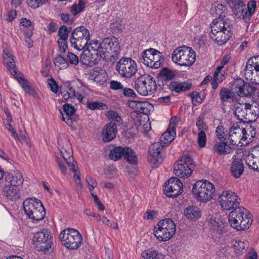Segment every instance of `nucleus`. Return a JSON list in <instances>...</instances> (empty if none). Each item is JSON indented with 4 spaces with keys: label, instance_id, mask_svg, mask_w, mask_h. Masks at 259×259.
Returning <instances> with one entry per match:
<instances>
[{
    "label": "nucleus",
    "instance_id": "obj_1",
    "mask_svg": "<svg viewBox=\"0 0 259 259\" xmlns=\"http://www.w3.org/2000/svg\"><path fill=\"white\" fill-rule=\"evenodd\" d=\"M87 50H92L105 60H115L120 50L118 40L115 37L104 38L102 42L91 40Z\"/></svg>",
    "mask_w": 259,
    "mask_h": 259
},
{
    "label": "nucleus",
    "instance_id": "obj_2",
    "mask_svg": "<svg viewBox=\"0 0 259 259\" xmlns=\"http://www.w3.org/2000/svg\"><path fill=\"white\" fill-rule=\"evenodd\" d=\"M243 131L244 128L240 127L238 123L234 124L229 132V139L230 143L225 141L216 142L212 149L213 152L220 155L232 154L235 149V146L241 144Z\"/></svg>",
    "mask_w": 259,
    "mask_h": 259
},
{
    "label": "nucleus",
    "instance_id": "obj_3",
    "mask_svg": "<svg viewBox=\"0 0 259 259\" xmlns=\"http://www.w3.org/2000/svg\"><path fill=\"white\" fill-rule=\"evenodd\" d=\"M227 21L214 19L210 24V38L219 46L225 44L232 36L233 24L230 20Z\"/></svg>",
    "mask_w": 259,
    "mask_h": 259
},
{
    "label": "nucleus",
    "instance_id": "obj_4",
    "mask_svg": "<svg viewBox=\"0 0 259 259\" xmlns=\"http://www.w3.org/2000/svg\"><path fill=\"white\" fill-rule=\"evenodd\" d=\"M195 199L201 202L206 203L210 201L215 192L214 185L207 180L197 181L192 190Z\"/></svg>",
    "mask_w": 259,
    "mask_h": 259
},
{
    "label": "nucleus",
    "instance_id": "obj_5",
    "mask_svg": "<svg viewBox=\"0 0 259 259\" xmlns=\"http://www.w3.org/2000/svg\"><path fill=\"white\" fill-rule=\"evenodd\" d=\"M32 244L37 251L50 253L53 251L54 245L52 235L47 229H43L34 233Z\"/></svg>",
    "mask_w": 259,
    "mask_h": 259
},
{
    "label": "nucleus",
    "instance_id": "obj_6",
    "mask_svg": "<svg viewBox=\"0 0 259 259\" xmlns=\"http://www.w3.org/2000/svg\"><path fill=\"white\" fill-rule=\"evenodd\" d=\"M242 209L244 210V208ZM250 213L245 214L241 208L238 207L230 212L229 223L231 227L238 231H244L249 228L252 223Z\"/></svg>",
    "mask_w": 259,
    "mask_h": 259
},
{
    "label": "nucleus",
    "instance_id": "obj_7",
    "mask_svg": "<svg viewBox=\"0 0 259 259\" xmlns=\"http://www.w3.org/2000/svg\"><path fill=\"white\" fill-rule=\"evenodd\" d=\"M23 208L28 217L33 220H42L46 214L45 209L41 201L36 198H27L23 202Z\"/></svg>",
    "mask_w": 259,
    "mask_h": 259
},
{
    "label": "nucleus",
    "instance_id": "obj_8",
    "mask_svg": "<svg viewBox=\"0 0 259 259\" xmlns=\"http://www.w3.org/2000/svg\"><path fill=\"white\" fill-rule=\"evenodd\" d=\"M59 237L62 244L70 249H76L81 244V235L78 231L74 229L68 228L62 231Z\"/></svg>",
    "mask_w": 259,
    "mask_h": 259
},
{
    "label": "nucleus",
    "instance_id": "obj_9",
    "mask_svg": "<svg viewBox=\"0 0 259 259\" xmlns=\"http://www.w3.org/2000/svg\"><path fill=\"white\" fill-rule=\"evenodd\" d=\"M90 36L89 31L85 27L75 28L70 38L71 47L78 51L83 50L88 45Z\"/></svg>",
    "mask_w": 259,
    "mask_h": 259
},
{
    "label": "nucleus",
    "instance_id": "obj_10",
    "mask_svg": "<svg viewBox=\"0 0 259 259\" xmlns=\"http://www.w3.org/2000/svg\"><path fill=\"white\" fill-rule=\"evenodd\" d=\"M157 84L151 75L144 74L138 77L135 81V88L137 92L142 95L152 94L156 90Z\"/></svg>",
    "mask_w": 259,
    "mask_h": 259
},
{
    "label": "nucleus",
    "instance_id": "obj_11",
    "mask_svg": "<svg viewBox=\"0 0 259 259\" xmlns=\"http://www.w3.org/2000/svg\"><path fill=\"white\" fill-rule=\"evenodd\" d=\"M139 59L146 66L154 69L159 68L163 62L162 53L153 48L143 52Z\"/></svg>",
    "mask_w": 259,
    "mask_h": 259
},
{
    "label": "nucleus",
    "instance_id": "obj_12",
    "mask_svg": "<svg viewBox=\"0 0 259 259\" xmlns=\"http://www.w3.org/2000/svg\"><path fill=\"white\" fill-rule=\"evenodd\" d=\"M116 69L119 75L123 78H131L138 71L136 61L131 58H121L117 62Z\"/></svg>",
    "mask_w": 259,
    "mask_h": 259
},
{
    "label": "nucleus",
    "instance_id": "obj_13",
    "mask_svg": "<svg viewBox=\"0 0 259 259\" xmlns=\"http://www.w3.org/2000/svg\"><path fill=\"white\" fill-rule=\"evenodd\" d=\"M252 108V105L249 103L239 104L235 107L234 115L240 122H253L256 120L258 116L255 112H253Z\"/></svg>",
    "mask_w": 259,
    "mask_h": 259
},
{
    "label": "nucleus",
    "instance_id": "obj_14",
    "mask_svg": "<svg viewBox=\"0 0 259 259\" xmlns=\"http://www.w3.org/2000/svg\"><path fill=\"white\" fill-rule=\"evenodd\" d=\"M109 158L114 161L123 157L130 164L137 163L138 158L136 153L131 148L126 146H116L110 150Z\"/></svg>",
    "mask_w": 259,
    "mask_h": 259
},
{
    "label": "nucleus",
    "instance_id": "obj_15",
    "mask_svg": "<svg viewBox=\"0 0 259 259\" xmlns=\"http://www.w3.org/2000/svg\"><path fill=\"white\" fill-rule=\"evenodd\" d=\"M161 143L155 142L149 148L147 159L153 168L157 167L165 158V149Z\"/></svg>",
    "mask_w": 259,
    "mask_h": 259
},
{
    "label": "nucleus",
    "instance_id": "obj_16",
    "mask_svg": "<svg viewBox=\"0 0 259 259\" xmlns=\"http://www.w3.org/2000/svg\"><path fill=\"white\" fill-rule=\"evenodd\" d=\"M231 86L233 90L240 97H250L255 94L257 89L252 84L245 82L241 78L234 79L232 82Z\"/></svg>",
    "mask_w": 259,
    "mask_h": 259
},
{
    "label": "nucleus",
    "instance_id": "obj_17",
    "mask_svg": "<svg viewBox=\"0 0 259 259\" xmlns=\"http://www.w3.org/2000/svg\"><path fill=\"white\" fill-rule=\"evenodd\" d=\"M221 206L225 210L237 209L240 203V198L234 192L229 190H224L219 197Z\"/></svg>",
    "mask_w": 259,
    "mask_h": 259
},
{
    "label": "nucleus",
    "instance_id": "obj_18",
    "mask_svg": "<svg viewBox=\"0 0 259 259\" xmlns=\"http://www.w3.org/2000/svg\"><path fill=\"white\" fill-rule=\"evenodd\" d=\"M178 123V119L177 116H173L171 118L167 130L161 135L160 142H159L161 143L163 146H168L175 139L176 136L175 127Z\"/></svg>",
    "mask_w": 259,
    "mask_h": 259
},
{
    "label": "nucleus",
    "instance_id": "obj_19",
    "mask_svg": "<svg viewBox=\"0 0 259 259\" xmlns=\"http://www.w3.org/2000/svg\"><path fill=\"white\" fill-rule=\"evenodd\" d=\"M196 54L190 47H179V66H190L195 61Z\"/></svg>",
    "mask_w": 259,
    "mask_h": 259
},
{
    "label": "nucleus",
    "instance_id": "obj_20",
    "mask_svg": "<svg viewBox=\"0 0 259 259\" xmlns=\"http://www.w3.org/2000/svg\"><path fill=\"white\" fill-rule=\"evenodd\" d=\"M181 161L182 163L179 164V177L181 176V178L184 179L188 178L191 175L195 167L194 161L190 156L184 155L181 159Z\"/></svg>",
    "mask_w": 259,
    "mask_h": 259
},
{
    "label": "nucleus",
    "instance_id": "obj_21",
    "mask_svg": "<svg viewBox=\"0 0 259 259\" xmlns=\"http://www.w3.org/2000/svg\"><path fill=\"white\" fill-rule=\"evenodd\" d=\"M60 153L63 158V160L59 159L58 157H56V161L57 162L58 166L60 169L61 172L65 175L66 173V166L67 164L69 169L72 171L76 172L75 169V164L73 162V157L71 156L69 153H67L66 155H64L63 151L60 149Z\"/></svg>",
    "mask_w": 259,
    "mask_h": 259
},
{
    "label": "nucleus",
    "instance_id": "obj_22",
    "mask_svg": "<svg viewBox=\"0 0 259 259\" xmlns=\"http://www.w3.org/2000/svg\"><path fill=\"white\" fill-rule=\"evenodd\" d=\"M232 160V161L230 167L231 174L234 178H239L244 171L243 160L241 156L237 154L233 156Z\"/></svg>",
    "mask_w": 259,
    "mask_h": 259
},
{
    "label": "nucleus",
    "instance_id": "obj_23",
    "mask_svg": "<svg viewBox=\"0 0 259 259\" xmlns=\"http://www.w3.org/2000/svg\"><path fill=\"white\" fill-rule=\"evenodd\" d=\"M259 70V56H255L249 58L246 63L245 70V77L247 80L256 81L253 78V71Z\"/></svg>",
    "mask_w": 259,
    "mask_h": 259
},
{
    "label": "nucleus",
    "instance_id": "obj_24",
    "mask_svg": "<svg viewBox=\"0 0 259 259\" xmlns=\"http://www.w3.org/2000/svg\"><path fill=\"white\" fill-rule=\"evenodd\" d=\"M163 193L169 197L176 198L178 196V178L172 177L165 182Z\"/></svg>",
    "mask_w": 259,
    "mask_h": 259
},
{
    "label": "nucleus",
    "instance_id": "obj_25",
    "mask_svg": "<svg viewBox=\"0 0 259 259\" xmlns=\"http://www.w3.org/2000/svg\"><path fill=\"white\" fill-rule=\"evenodd\" d=\"M102 59H103L102 57L93 53V51L89 50L84 51L80 57L81 62L89 66L97 64Z\"/></svg>",
    "mask_w": 259,
    "mask_h": 259
},
{
    "label": "nucleus",
    "instance_id": "obj_26",
    "mask_svg": "<svg viewBox=\"0 0 259 259\" xmlns=\"http://www.w3.org/2000/svg\"><path fill=\"white\" fill-rule=\"evenodd\" d=\"M227 4L232 9L233 14L238 18L243 20L246 5L242 0H227Z\"/></svg>",
    "mask_w": 259,
    "mask_h": 259
},
{
    "label": "nucleus",
    "instance_id": "obj_27",
    "mask_svg": "<svg viewBox=\"0 0 259 259\" xmlns=\"http://www.w3.org/2000/svg\"><path fill=\"white\" fill-rule=\"evenodd\" d=\"M117 126L116 123L110 122L104 126L102 132L103 140L105 142H109L113 140L117 134Z\"/></svg>",
    "mask_w": 259,
    "mask_h": 259
},
{
    "label": "nucleus",
    "instance_id": "obj_28",
    "mask_svg": "<svg viewBox=\"0 0 259 259\" xmlns=\"http://www.w3.org/2000/svg\"><path fill=\"white\" fill-rule=\"evenodd\" d=\"M246 162L249 168L259 171V150L254 149L250 152L247 156Z\"/></svg>",
    "mask_w": 259,
    "mask_h": 259
},
{
    "label": "nucleus",
    "instance_id": "obj_29",
    "mask_svg": "<svg viewBox=\"0 0 259 259\" xmlns=\"http://www.w3.org/2000/svg\"><path fill=\"white\" fill-rule=\"evenodd\" d=\"M4 195L11 200H16L20 197L19 190L17 187L8 185L3 189Z\"/></svg>",
    "mask_w": 259,
    "mask_h": 259
},
{
    "label": "nucleus",
    "instance_id": "obj_30",
    "mask_svg": "<svg viewBox=\"0 0 259 259\" xmlns=\"http://www.w3.org/2000/svg\"><path fill=\"white\" fill-rule=\"evenodd\" d=\"M5 180L6 182L10 183V185H14L16 187L21 185L23 182V179L20 172H17L15 174L7 172L6 173Z\"/></svg>",
    "mask_w": 259,
    "mask_h": 259
},
{
    "label": "nucleus",
    "instance_id": "obj_31",
    "mask_svg": "<svg viewBox=\"0 0 259 259\" xmlns=\"http://www.w3.org/2000/svg\"><path fill=\"white\" fill-rule=\"evenodd\" d=\"M173 232L166 231L157 225L154 228V234L156 238L160 241H166L170 239L174 235Z\"/></svg>",
    "mask_w": 259,
    "mask_h": 259
},
{
    "label": "nucleus",
    "instance_id": "obj_32",
    "mask_svg": "<svg viewBox=\"0 0 259 259\" xmlns=\"http://www.w3.org/2000/svg\"><path fill=\"white\" fill-rule=\"evenodd\" d=\"M185 216L191 221H196L198 220L201 215L200 209L194 206H190L186 208L184 210Z\"/></svg>",
    "mask_w": 259,
    "mask_h": 259
},
{
    "label": "nucleus",
    "instance_id": "obj_33",
    "mask_svg": "<svg viewBox=\"0 0 259 259\" xmlns=\"http://www.w3.org/2000/svg\"><path fill=\"white\" fill-rule=\"evenodd\" d=\"M219 96L222 103L225 102L232 103L236 99L235 93L232 90L226 88H222L220 89Z\"/></svg>",
    "mask_w": 259,
    "mask_h": 259
},
{
    "label": "nucleus",
    "instance_id": "obj_34",
    "mask_svg": "<svg viewBox=\"0 0 259 259\" xmlns=\"http://www.w3.org/2000/svg\"><path fill=\"white\" fill-rule=\"evenodd\" d=\"M244 131L242 137L241 146L249 144L253 141L255 135V129L251 125L248 128H244Z\"/></svg>",
    "mask_w": 259,
    "mask_h": 259
},
{
    "label": "nucleus",
    "instance_id": "obj_35",
    "mask_svg": "<svg viewBox=\"0 0 259 259\" xmlns=\"http://www.w3.org/2000/svg\"><path fill=\"white\" fill-rule=\"evenodd\" d=\"M178 71L168 67L163 68L159 72V75L165 82L177 79Z\"/></svg>",
    "mask_w": 259,
    "mask_h": 259
},
{
    "label": "nucleus",
    "instance_id": "obj_36",
    "mask_svg": "<svg viewBox=\"0 0 259 259\" xmlns=\"http://www.w3.org/2000/svg\"><path fill=\"white\" fill-rule=\"evenodd\" d=\"M158 226H160L161 228H163L169 232H173L174 235L176 233V226L174 221L170 219L166 218L163 219L159 222L157 224Z\"/></svg>",
    "mask_w": 259,
    "mask_h": 259
},
{
    "label": "nucleus",
    "instance_id": "obj_37",
    "mask_svg": "<svg viewBox=\"0 0 259 259\" xmlns=\"http://www.w3.org/2000/svg\"><path fill=\"white\" fill-rule=\"evenodd\" d=\"M256 6V3L255 1H251L248 2L247 6H246L245 12L244 13L243 20L245 22H248L252 14L255 12Z\"/></svg>",
    "mask_w": 259,
    "mask_h": 259
},
{
    "label": "nucleus",
    "instance_id": "obj_38",
    "mask_svg": "<svg viewBox=\"0 0 259 259\" xmlns=\"http://www.w3.org/2000/svg\"><path fill=\"white\" fill-rule=\"evenodd\" d=\"M135 107L137 111L147 115L150 111V108H152V105L148 102L136 101Z\"/></svg>",
    "mask_w": 259,
    "mask_h": 259
},
{
    "label": "nucleus",
    "instance_id": "obj_39",
    "mask_svg": "<svg viewBox=\"0 0 259 259\" xmlns=\"http://www.w3.org/2000/svg\"><path fill=\"white\" fill-rule=\"evenodd\" d=\"M215 7L216 14L219 16L215 19H220L225 21H227L226 20H230L226 18L228 10L226 6L222 4H218L215 6Z\"/></svg>",
    "mask_w": 259,
    "mask_h": 259
},
{
    "label": "nucleus",
    "instance_id": "obj_40",
    "mask_svg": "<svg viewBox=\"0 0 259 259\" xmlns=\"http://www.w3.org/2000/svg\"><path fill=\"white\" fill-rule=\"evenodd\" d=\"M105 115L111 122L116 123V126H119L122 123V118L116 111L108 110L106 111Z\"/></svg>",
    "mask_w": 259,
    "mask_h": 259
},
{
    "label": "nucleus",
    "instance_id": "obj_41",
    "mask_svg": "<svg viewBox=\"0 0 259 259\" xmlns=\"http://www.w3.org/2000/svg\"><path fill=\"white\" fill-rule=\"evenodd\" d=\"M14 76L18 80L22 88L25 90V91L30 93L31 90V87L29 84L28 80L23 78V75L21 73H18L17 72V74Z\"/></svg>",
    "mask_w": 259,
    "mask_h": 259
},
{
    "label": "nucleus",
    "instance_id": "obj_42",
    "mask_svg": "<svg viewBox=\"0 0 259 259\" xmlns=\"http://www.w3.org/2000/svg\"><path fill=\"white\" fill-rule=\"evenodd\" d=\"M142 256L144 259H162L161 254L151 248L143 252Z\"/></svg>",
    "mask_w": 259,
    "mask_h": 259
},
{
    "label": "nucleus",
    "instance_id": "obj_43",
    "mask_svg": "<svg viewBox=\"0 0 259 259\" xmlns=\"http://www.w3.org/2000/svg\"><path fill=\"white\" fill-rule=\"evenodd\" d=\"M85 8V2L83 0H78L77 3H74L70 8V12L73 16L83 11Z\"/></svg>",
    "mask_w": 259,
    "mask_h": 259
},
{
    "label": "nucleus",
    "instance_id": "obj_44",
    "mask_svg": "<svg viewBox=\"0 0 259 259\" xmlns=\"http://www.w3.org/2000/svg\"><path fill=\"white\" fill-rule=\"evenodd\" d=\"M54 63L56 67L59 69L66 68L68 64L66 59L60 55L57 54L53 60Z\"/></svg>",
    "mask_w": 259,
    "mask_h": 259
},
{
    "label": "nucleus",
    "instance_id": "obj_45",
    "mask_svg": "<svg viewBox=\"0 0 259 259\" xmlns=\"http://www.w3.org/2000/svg\"><path fill=\"white\" fill-rule=\"evenodd\" d=\"M87 106L89 109L92 110H95L97 109L105 110L108 109V106L107 105L100 102L88 101L87 102Z\"/></svg>",
    "mask_w": 259,
    "mask_h": 259
},
{
    "label": "nucleus",
    "instance_id": "obj_46",
    "mask_svg": "<svg viewBox=\"0 0 259 259\" xmlns=\"http://www.w3.org/2000/svg\"><path fill=\"white\" fill-rule=\"evenodd\" d=\"M4 62L6 64L8 69L13 75L17 74L16 65L15 64L13 56L7 59H4Z\"/></svg>",
    "mask_w": 259,
    "mask_h": 259
},
{
    "label": "nucleus",
    "instance_id": "obj_47",
    "mask_svg": "<svg viewBox=\"0 0 259 259\" xmlns=\"http://www.w3.org/2000/svg\"><path fill=\"white\" fill-rule=\"evenodd\" d=\"M248 245V242L246 240H236L235 243L234 244V248L237 253L242 252L243 250H245Z\"/></svg>",
    "mask_w": 259,
    "mask_h": 259
},
{
    "label": "nucleus",
    "instance_id": "obj_48",
    "mask_svg": "<svg viewBox=\"0 0 259 259\" xmlns=\"http://www.w3.org/2000/svg\"><path fill=\"white\" fill-rule=\"evenodd\" d=\"M206 131H201L197 135V144L200 148H204L206 145L207 137Z\"/></svg>",
    "mask_w": 259,
    "mask_h": 259
},
{
    "label": "nucleus",
    "instance_id": "obj_49",
    "mask_svg": "<svg viewBox=\"0 0 259 259\" xmlns=\"http://www.w3.org/2000/svg\"><path fill=\"white\" fill-rule=\"evenodd\" d=\"M204 119L202 116H199L196 121V125L200 131H208V126L204 122Z\"/></svg>",
    "mask_w": 259,
    "mask_h": 259
},
{
    "label": "nucleus",
    "instance_id": "obj_50",
    "mask_svg": "<svg viewBox=\"0 0 259 259\" xmlns=\"http://www.w3.org/2000/svg\"><path fill=\"white\" fill-rule=\"evenodd\" d=\"M49 0H27L28 6L33 9H37L46 4Z\"/></svg>",
    "mask_w": 259,
    "mask_h": 259
},
{
    "label": "nucleus",
    "instance_id": "obj_51",
    "mask_svg": "<svg viewBox=\"0 0 259 259\" xmlns=\"http://www.w3.org/2000/svg\"><path fill=\"white\" fill-rule=\"evenodd\" d=\"M92 76L94 77L93 79L94 81L100 85L103 84L106 80L104 73H93Z\"/></svg>",
    "mask_w": 259,
    "mask_h": 259
},
{
    "label": "nucleus",
    "instance_id": "obj_52",
    "mask_svg": "<svg viewBox=\"0 0 259 259\" xmlns=\"http://www.w3.org/2000/svg\"><path fill=\"white\" fill-rule=\"evenodd\" d=\"M215 134L217 138L220 140V141H226V138L225 137L227 136V134L225 133L224 128L222 125H219L217 127Z\"/></svg>",
    "mask_w": 259,
    "mask_h": 259
},
{
    "label": "nucleus",
    "instance_id": "obj_53",
    "mask_svg": "<svg viewBox=\"0 0 259 259\" xmlns=\"http://www.w3.org/2000/svg\"><path fill=\"white\" fill-rule=\"evenodd\" d=\"M63 111L67 116H71L74 114L76 109L73 105L67 103L63 105Z\"/></svg>",
    "mask_w": 259,
    "mask_h": 259
},
{
    "label": "nucleus",
    "instance_id": "obj_54",
    "mask_svg": "<svg viewBox=\"0 0 259 259\" xmlns=\"http://www.w3.org/2000/svg\"><path fill=\"white\" fill-rule=\"evenodd\" d=\"M69 31L67 27L63 25L60 26L58 31V35L60 39H67Z\"/></svg>",
    "mask_w": 259,
    "mask_h": 259
},
{
    "label": "nucleus",
    "instance_id": "obj_55",
    "mask_svg": "<svg viewBox=\"0 0 259 259\" xmlns=\"http://www.w3.org/2000/svg\"><path fill=\"white\" fill-rule=\"evenodd\" d=\"M48 84L52 92L57 93L58 92L59 85L53 77L48 79Z\"/></svg>",
    "mask_w": 259,
    "mask_h": 259
},
{
    "label": "nucleus",
    "instance_id": "obj_56",
    "mask_svg": "<svg viewBox=\"0 0 259 259\" xmlns=\"http://www.w3.org/2000/svg\"><path fill=\"white\" fill-rule=\"evenodd\" d=\"M110 88L113 90L121 92L122 90L123 89V85L119 81L111 80L110 82Z\"/></svg>",
    "mask_w": 259,
    "mask_h": 259
},
{
    "label": "nucleus",
    "instance_id": "obj_57",
    "mask_svg": "<svg viewBox=\"0 0 259 259\" xmlns=\"http://www.w3.org/2000/svg\"><path fill=\"white\" fill-rule=\"evenodd\" d=\"M110 28L114 32H118L122 29L120 20H113L110 24Z\"/></svg>",
    "mask_w": 259,
    "mask_h": 259
},
{
    "label": "nucleus",
    "instance_id": "obj_58",
    "mask_svg": "<svg viewBox=\"0 0 259 259\" xmlns=\"http://www.w3.org/2000/svg\"><path fill=\"white\" fill-rule=\"evenodd\" d=\"M60 17L61 19L63 21V22L68 24H71L74 21V19L73 18L71 17L70 15L68 13H60Z\"/></svg>",
    "mask_w": 259,
    "mask_h": 259
},
{
    "label": "nucleus",
    "instance_id": "obj_59",
    "mask_svg": "<svg viewBox=\"0 0 259 259\" xmlns=\"http://www.w3.org/2000/svg\"><path fill=\"white\" fill-rule=\"evenodd\" d=\"M168 88L171 92H175L178 93V79H175L169 81V83L167 84Z\"/></svg>",
    "mask_w": 259,
    "mask_h": 259
},
{
    "label": "nucleus",
    "instance_id": "obj_60",
    "mask_svg": "<svg viewBox=\"0 0 259 259\" xmlns=\"http://www.w3.org/2000/svg\"><path fill=\"white\" fill-rule=\"evenodd\" d=\"M100 221H101L103 224H105L108 226L111 227L114 229H117L118 228V225L117 223L115 222H111L110 220L108 219L105 217L101 218Z\"/></svg>",
    "mask_w": 259,
    "mask_h": 259
},
{
    "label": "nucleus",
    "instance_id": "obj_61",
    "mask_svg": "<svg viewBox=\"0 0 259 259\" xmlns=\"http://www.w3.org/2000/svg\"><path fill=\"white\" fill-rule=\"evenodd\" d=\"M192 84L190 81L179 82V92H185L191 89Z\"/></svg>",
    "mask_w": 259,
    "mask_h": 259
},
{
    "label": "nucleus",
    "instance_id": "obj_62",
    "mask_svg": "<svg viewBox=\"0 0 259 259\" xmlns=\"http://www.w3.org/2000/svg\"><path fill=\"white\" fill-rule=\"evenodd\" d=\"M17 16V11L15 10L9 11L5 16V20L8 22L13 21Z\"/></svg>",
    "mask_w": 259,
    "mask_h": 259
},
{
    "label": "nucleus",
    "instance_id": "obj_63",
    "mask_svg": "<svg viewBox=\"0 0 259 259\" xmlns=\"http://www.w3.org/2000/svg\"><path fill=\"white\" fill-rule=\"evenodd\" d=\"M67 39H58V44L60 50V51L65 53L66 52V49L68 48L67 42L66 41Z\"/></svg>",
    "mask_w": 259,
    "mask_h": 259
},
{
    "label": "nucleus",
    "instance_id": "obj_64",
    "mask_svg": "<svg viewBox=\"0 0 259 259\" xmlns=\"http://www.w3.org/2000/svg\"><path fill=\"white\" fill-rule=\"evenodd\" d=\"M67 57L70 63L75 65L78 64V59L76 55L70 52H68L67 53Z\"/></svg>",
    "mask_w": 259,
    "mask_h": 259
}]
</instances>
